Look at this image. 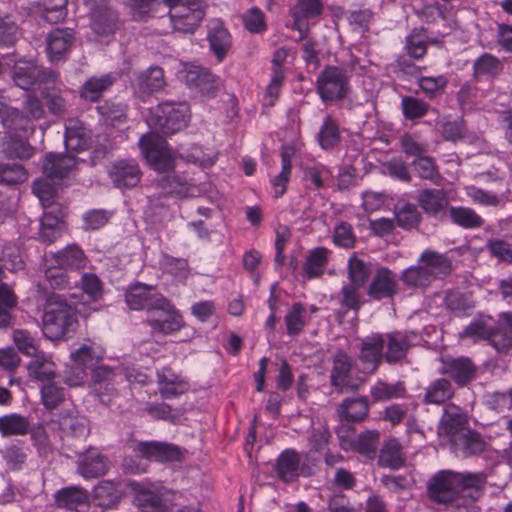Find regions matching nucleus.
Here are the masks:
<instances>
[{
	"label": "nucleus",
	"instance_id": "1",
	"mask_svg": "<svg viewBox=\"0 0 512 512\" xmlns=\"http://www.w3.org/2000/svg\"><path fill=\"white\" fill-rule=\"evenodd\" d=\"M77 165V160L69 154H48L43 163L44 176L33 184V192L45 209L40 222V238L47 243L56 241L63 232L62 218L64 213L59 210L54 214L51 209L55 203L56 185L66 177ZM57 209H55L56 211Z\"/></svg>",
	"mask_w": 512,
	"mask_h": 512
},
{
	"label": "nucleus",
	"instance_id": "2",
	"mask_svg": "<svg viewBox=\"0 0 512 512\" xmlns=\"http://www.w3.org/2000/svg\"><path fill=\"white\" fill-rule=\"evenodd\" d=\"M125 301L132 310L146 309L150 313L149 325L156 332L172 334L183 326V318L178 310L163 295L155 292L154 287L134 283L125 293Z\"/></svg>",
	"mask_w": 512,
	"mask_h": 512
},
{
	"label": "nucleus",
	"instance_id": "3",
	"mask_svg": "<svg viewBox=\"0 0 512 512\" xmlns=\"http://www.w3.org/2000/svg\"><path fill=\"white\" fill-rule=\"evenodd\" d=\"M75 323V311L64 296L50 295L42 317L44 335L52 340L60 339L74 329Z\"/></svg>",
	"mask_w": 512,
	"mask_h": 512
},
{
	"label": "nucleus",
	"instance_id": "4",
	"mask_svg": "<svg viewBox=\"0 0 512 512\" xmlns=\"http://www.w3.org/2000/svg\"><path fill=\"white\" fill-rule=\"evenodd\" d=\"M191 118L190 107L185 102H165L150 110L146 122L151 129L163 135H172L184 129Z\"/></svg>",
	"mask_w": 512,
	"mask_h": 512
},
{
	"label": "nucleus",
	"instance_id": "5",
	"mask_svg": "<svg viewBox=\"0 0 512 512\" xmlns=\"http://www.w3.org/2000/svg\"><path fill=\"white\" fill-rule=\"evenodd\" d=\"M141 153L150 167L158 173H169L175 167V155L166 141L153 134L147 133L139 139Z\"/></svg>",
	"mask_w": 512,
	"mask_h": 512
},
{
	"label": "nucleus",
	"instance_id": "6",
	"mask_svg": "<svg viewBox=\"0 0 512 512\" xmlns=\"http://www.w3.org/2000/svg\"><path fill=\"white\" fill-rule=\"evenodd\" d=\"M205 15V5L201 0H185L184 5H177L169 10L173 30L182 34H194Z\"/></svg>",
	"mask_w": 512,
	"mask_h": 512
},
{
	"label": "nucleus",
	"instance_id": "7",
	"mask_svg": "<svg viewBox=\"0 0 512 512\" xmlns=\"http://www.w3.org/2000/svg\"><path fill=\"white\" fill-rule=\"evenodd\" d=\"M348 90V76L338 67H326L317 78V91L325 103L344 98Z\"/></svg>",
	"mask_w": 512,
	"mask_h": 512
},
{
	"label": "nucleus",
	"instance_id": "8",
	"mask_svg": "<svg viewBox=\"0 0 512 512\" xmlns=\"http://www.w3.org/2000/svg\"><path fill=\"white\" fill-rule=\"evenodd\" d=\"M177 77L188 88L203 96L210 97L217 90L215 76L206 68L193 63H181Z\"/></svg>",
	"mask_w": 512,
	"mask_h": 512
},
{
	"label": "nucleus",
	"instance_id": "9",
	"mask_svg": "<svg viewBox=\"0 0 512 512\" xmlns=\"http://www.w3.org/2000/svg\"><path fill=\"white\" fill-rule=\"evenodd\" d=\"M456 472L443 470L436 473L430 480L428 492L430 497L438 503H451L460 494Z\"/></svg>",
	"mask_w": 512,
	"mask_h": 512
},
{
	"label": "nucleus",
	"instance_id": "10",
	"mask_svg": "<svg viewBox=\"0 0 512 512\" xmlns=\"http://www.w3.org/2000/svg\"><path fill=\"white\" fill-rule=\"evenodd\" d=\"M385 344L384 335L372 334L362 340L358 359L362 365L363 373H374L383 357V348Z\"/></svg>",
	"mask_w": 512,
	"mask_h": 512
},
{
	"label": "nucleus",
	"instance_id": "11",
	"mask_svg": "<svg viewBox=\"0 0 512 512\" xmlns=\"http://www.w3.org/2000/svg\"><path fill=\"white\" fill-rule=\"evenodd\" d=\"M14 81L24 90H29L38 82L51 83L55 81V75L45 71L31 62L19 61L14 67Z\"/></svg>",
	"mask_w": 512,
	"mask_h": 512
},
{
	"label": "nucleus",
	"instance_id": "12",
	"mask_svg": "<svg viewBox=\"0 0 512 512\" xmlns=\"http://www.w3.org/2000/svg\"><path fill=\"white\" fill-rule=\"evenodd\" d=\"M134 451L143 458L157 462L175 461L182 456L178 446L159 441L139 442L135 445Z\"/></svg>",
	"mask_w": 512,
	"mask_h": 512
},
{
	"label": "nucleus",
	"instance_id": "13",
	"mask_svg": "<svg viewBox=\"0 0 512 512\" xmlns=\"http://www.w3.org/2000/svg\"><path fill=\"white\" fill-rule=\"evenodd\" d=\"M86 264L87 257L76 244H69L55 253L47 254L45 258V265H56L65 270L83 269Z\"/></svg>",
	"mask_w": 512,
	"mask_h": 512
},
{
	"label": "nucleus",
	"instance_id": "14",
	"mask_svg": "<svg viewBox=\"0 0 512 512\" xmlns=\"http://www.w3.org/2000/svg\"><path fill=\"white\" fill-rule=\"evenodd\" d=\"M207 40L217 61L222 62L232 47V37L221 20L209 21Z\"/></svg>",
	"mask_w": 512,
	"mask_h": 512
},
{
	"label": "nucleus",
	"instance_id": "15",
	"mask_svg": "<svg viewBox=\"0 0 512 512\" xmlns=\"http://www.w3.org/2000/svg\"><path fill=\"white\" fill-rule=\"evenodd\" d=\"M398 289V279L395 273L386 267L376 271L368 286L367 294L374 300L393 297Z\"/></svg>",
	"mask_w": 512,
	"mask_h": 512
},
{
	"label": "nucleus",
	"instance_id": "16",
	"mask_svg": "<svg viewBox=\"0 0 512 512\" xmlns=\"http://www.w3.org/2000/svg\"><path fill=\"white\" fill-rule=\"evenodd\" d=\"M141 176L140 167L134 160L118 161L109 170V177L119 189L135 187Z\"/></svg>",
	"mask_w": 512,
	"mask_h": 512
},
{
	"label": "nucleus",
	"instance_id": "17",
	"mask_svg": "<svg viewBox=\"0 0 512 512\" xmlns=\"http://www.w3.org/2000/svg\"><path fill=\"white\" fill-rule=\"evenodd\" d=\"M131 489L137 494L138 505L146 512H165L166 505L162 498V492L154 485H147L132 481L129 483Z\"/></svg>",
	"mask_w": 512,
	"mask_h": 512
},
{
	"label": "nucleus",
	"instance_id": "18",
	"mask_svg": "<svg viewBox=\"0 0 512 512\" xmlns=\"http://www.w3.org/2000/svg\"><path fill=\"white\" fill-rule=\"evenodd\" d=\"M74 33L72 29L57 28L51 31L47 36V55L51 62L62 60L70 50L74 42Z\"/></svg>",
	"mask_w": 512,
	"mask_h": 512
},
{
	"label": "nucleus",
	"instance_id": "19",
	"mask_svg": "<svg viewBox=\"0 0 512 512\" xmlns=\"http://www.w3.org/2000/svg\"><path fill=\"white\" fill-rule=\"evenodd\" d=\"M78 473L85 479L97 478L108 470V461L97 449L90 448L78 459Z\"/></svg>",
	"mask_w": 512,
	"mask_h": 512
},
{
	"label": "nucleus",
	"instance_id": "20",
	"mask_svg": "<svg viewBox=\"0 0 512 512\" xmlns=\"http://www.w3.org/2000/svg\"><path fill=\"white\" fill-rule=\"evenodd\" d=\"M417 201L426 214L437 219H442L446 215L449 205L445 192L438 189L420 191Z\"/></svg>",
	"mask_w": 512,
	"mask_h": 512
},
{
	"label": "nucleus",
	"instance_id": "21",
	"mask_svg": "<svg viewBox=\"0 0 512 512\" xmlns=\"http://www.w3.org/2000/svg\"><path fill=\"white\" fill-rule=\"evenodd\" d=\"M64 143L67 150L84 151L91 143V132L80 120L68 119L65 123Z\"/></svg>",
	"mask_w": 512,
	"mask_h": 512
},
{
	"label": "nucleus",
	"instance_id": "22",
	"mask_svg": "<svg viewBox=\"0 0 512 512\" xmlns=\"http://www.w3.org/2000/svg\"><path fill=\"white\" fill-rule=\"evenodd\" d=\"M441 372L449 375L457 384L465 385L475 375V366L468 358H442Z\"/></svg>",
	"mask_w": 512,
	"mask_h": 512
},
{
	"label": "nucleus",
	"instance_id": "23",
	"mask_svg": "<svg viewBox=\"0 0 512 512\" xmlns=\"http://www.w3.org/2000/svg\"><path fill=\"white\" fill-rule=\"evenodd\" d=\"M159 393L163 398L173 399L184 394L188 383L170 368L164 367L157 372Z\"/></svg>",
	"mask_w": 512,
	"mask_h": 512
},
{
	"label": "nucleus",
	"instance_id": "24",
	"mask_svg": "<svg viewBox=\"0 0 512 512\" xmlns=\"http://www.w3.org/2000/svg\"><path fill=\"white\" fill-rule=\"evenodd\" d=\"M465 416L461 409L455 405H448L444 409V413L438 426V434L449 437L450 442L465 429Z\"/></svg>",
	"mask_w": 512,
	"mask_h": 512
},
{
	"label": "nucleus",
	"instance_id": "25",
	"mask_svg": "<svg viewBox=\"0 0 512 512\" xmlns=\"http://www.w3.org/2000/svg\"><path fill=\"white\" fill-rule=\"evenodd\" d=\"M323 12L321 0H297L290 13L294 21V28L301 34L306 30L305 21L319 17Z\"/></svg>",
	"mask_w": 512,
	"mask_h": 512
},
{
	"label": "nucleus",
	"instance_id": "26",
	"mask_svg": "<svg viewBox=\"0 0 512 512\" xmlns=\"http://www.w3.org/2000/svg\"><path fill=\"white\" fill-rule=\"evenodd\" d=\"M104 354L105 350L99 343L88 341L71 352L70 357L74 365L81 366L86 370L94 368L103 358Z\"/></svg>",
	"mask_w": 512,
	"mask_h": 512
},
{
	"label": "nucleus",
	"instance_id": "27",
	"mask_svg": "<svg viewBox=\"0 0 512 512\" xmlns=\"http://www.w3.org/2000/svg\"><path fill=\"white\" fill-rule=\"evenodd\" d=\"M121 498L122 491L113 481H101L93 489V502L103 510L112 509L120 502Z\"/></svg>",
	"mask_w": 512,
	"mask_h": 512
},
{
	"label": "nucleus",
	"instance_id": "28",
	"mask_svg": "<svg viewBox=\"0 0 512 512\" xmlns=\"http://www.w3.org/2000/svg\"><path fill=\"white\" fill-rule=\"evenodd\" d=\"M0 152L7 158L29 159L34 154V148L23 139L22 135L8 134L0 142Z\"/></svg>",
	"mask_w": 512,
	"mask_h": 512
},
{
	"label": "nucleus",
	"instance_id": "29",
	"mask_svg": "<svg viewBox=\"0 0 512 512\" xmlns=\"http://www.w3.org/2000/svg\"><path fill=\"white\" fill-rule=\"evenodd\" d=\"M412 338H416L414 333L393 332L385 335L384 339L387 344L385 358L387 362L391 363L402 359L406 355L408 348L412 345Z\"/></svg>",
	"mask_w": 512,
	"mask_h": 512
},
{
	"label": "nucleus",
	"instance_id": "30",
	"mask_svg": "<svg viewBox=\"0 0 512 512\" xmlns=\"http://www.w3.org/2000/svg\"><path fill=\"white\" fill-rule=\"evenodd\" d=\"M460 338H467L474 342L492 338L496 342L493 319L490 316H480L474 319L462 332Z\"/></svg>",
	"mask_w": 512,
	"mask_h": 512
},
{
	"label": "nucleus",
	"instance_id": "31",
	"mask_svg": "<svg viewBox=\"0 0 512 512\" xmlns=\"http://www.w3.org/2000/svg\"><path fill=\"white\" fill-rule=\"evenodd\" d=\"M451 444L455 453L462 457L482 452L485 445L476 432L467 429L456 438H453Z\"/></svg>",
	"mask_w": 512,
	"mask_h": 512
},
{
	"label": "nucleus",
	"instance_id": "32",
	"mask_svg": "<svg viewBox=\"0 0 512 512\" xmlns=\"http://www.w3.org/2000/svg\"><path fill=\"white\" fill-rule=\"evenodd\" d=\"M419 264H422L425 270L430 274L433 281L435 278L447 275L451 271V262L443 254L425 250L418 258Z\"/></svg>",
	"mask_w": 512,
	"mask_h": 512
},
{
	"label": "nucleus",
	"instance_id": "33",
	"mask_svg": "<svg viewBox=\"0 0 512 512\" xmlns=\"http://www.w3.org/2000/svg\"><path fill=\"white\" fill-rule=\"evenodd\" d=\"M330 250L325 247H317L308 251L303 264V272L307 279L321 276L328 264Z\"/></svg>",
	"mask_w": 512,
	"mask_h": 512
},
{
	"label": "nucleus",
	"instance_id": "34",
	"mask_svg": "<svg viewBox=\"0 0 512 512\" xmlns=\"http://www.w3.org/2000/svg\"><path fill=\"white\" fill-rule=\"evenodd\" d=\"M32 357L33 359L27 366L30 378L38 381H46L55 377L56 365L49 355L40 351Z\"/></svg>",
	"mask_w": 512,
	"mask_h": 512
},
{
	"label": "nucleus",
	"instance_id": "35",
	"mask_svg": "<svg viewBox=\"0 0 512 512\" xmlns=\"http://www.w3.org/2000/svg\"><path fill=\"white\" fill-rule=\"evenodd\" d=\"M115 82V76L112 73L89 78L82 86L80 95L85 100L97 101L102 94L108 90Z\"/></svg>",
	"mask_w": 512,
	"mask_h": 512
},
{
	"label": "nucleus",
	"instance_id": "36",
	"mask_svg": "<svg viewBox=\"0 0 512 512\" xmlns=\"http://www.w3.org/2000/svg\"><path fill=\"white\" fill-rule=\"evenodd\" d=\"M300 457L295 450L287 449L283 451L276 464L278 476L285 482H291L298 477Z\"/></svg>",
	"mask_w": 512,
	"mask_h": 512
},
{
	"label": "nucleus",
	"instance_id": "37",
	"mask_svg": "<svg viewBox=\"0 0 512 512\" xmlns=\"http://www.w3.org/2000/svg\"><path fill=\"white\" fill-rule=\"evenodd\" d=\"M351 369V357L344 352H338L333 360V368L330 375L331 384L339 389L348 387Z\"/></svg>",
	"mask_w": 512,
	"mask_h": 512
},
{
	"label": "nucleus",
	"instance_id": "38",
	"mask_svg": "<svg viewBox=\"0 0 512 512\" xmlns=\"http://www.w3.org/2000/svg\"><path fill=\"white\" fill-rule=\"evenodd\" d=\"M369 411V404L366 398L345 399L339 407V415L347 421H361Z\"/></svg>",
	"mask_w": 512,
	"mask_h": 512
},
{
	"label": "nucleus",
	"instance_id": "39",
	"mask_svg": "<svg viewBox=\"0 0 512 512\" xmlns=\"http://www.w3.org/2000/svg\"><path fill=\"white\" fill-rule=\"evenodd\" d=\"M2 123L9 134L22 132L23 136H27L33 132L31 119L17 109L6 110L2 115Z\"/></svg>",
	"mask_w": 512,
	"mask_h": 512
},
{
	"label": "nucleus",
	"instance_id": "40",
	"mask_svg": "<svg viewBox=\"0 0 512 512\" xmlns=\"http://www.w3.org/2000/svg\"><path fill=\"white\" fill-rule=\"evenodd\" d=\"M284 321L289 336L299 335L308 323L305 306L300 302L294 303L287 311Z\"/></svg>",
	"mask_w": 512,
	"mask_h": 512
},
{
	"label": "nucleus",
	"instance_id": "41",
	"mask_svg": "<svg viewBox=\"0 0 512 512\" xmlns=\"http://www.w3.org/2000/svg\"><path fill=\"white\" fill-rule=\"evenodd\" d=\"M166 82L164 72L160 67H150L137 76V86L144 93L160 91Z\"/></svg>",
	"mask_w": 512,
	"mask_h": 512
},
{
	"label": "nucleus",
	"instance_id": "42",
	"mask_svg": "<svg viewBox=\"0 0 512 512\" xmlns=\"http://www.w3.org/2000/svg\"><path fill=\"white\" fill-rule=\"evenodd\" d=\"M449 217L454 224L465 229L479 228L484 224L483 218L469 207H450Z\"/></svg>",
	"mask_w": 512,
	"mask_h": 512
},
{
	"label": "nucleus",
	"instance_id": "43",
	"mask_svg": "<svg viewBox=\"0 0 512 512\" xmlns=\"http://www.w3.org/2000/svg\"><path fill=\"white\" fill-rule=\"evenodd\" d=\"M370 394L374 401L384 402L403 398L405 396V387L401 382L387 383L379 380L371 387Z\"/></svg>",
	"mask_w": 512,
	"mask_h": 512
},
{
	"label": "nucleus",
	"instance_id": "44",
	"mask_svg": "<svg viewBox=\"0 0 512 512\" xmlns=\"http://www.w3.org/2000/svg\"><path fill=\"white\" fill-rule=\"evenodd\" d=\"M87 499L86 490L77 486L60 489L55 494L56 504L67 509H75L78 505L86 503Z\"/></svg>",
	"mask_w": 512,
	"mask_h": 512
},
{
	"label": "nucleus",
	"instance_id": "45",
	"mask_svg": "<svg viewBox=\"0 0 512 512\" xmlns=\"http://www.w3.org/2000/svg\"><path fill=\"white\" fill-rule=\"evenodd\" d=\"M29 429L26 417L18 414H9L0 417V433L2 436L24 435Z\"/></svg>",
	"mask_w": 512,
	"mask_h": 512
},
{
	"label": "nucleus",
	"instance_id": "46",
	"mask_svg": "<svg viewBox=\"0 0 512 512\" xmlns=\"http://www.w3.org/2000/svg\"><path fill=\"white\" fill-rule=\"evenodd\" d=\"M502 70V63L500 60L491 55L483 54L478 57L473 64L474 76L480 77H494Z\"/></svg>",
	"mask_w": 512,
	"mask_h": 512
},
{
	"label": "nucleus",
	"instance_id": "47",
	"mask_svg": "<svg viewBox=\"0 0 512 512\" xmlns=\"http://www.w3.org/2000/svg\"><path fill=\"white\" fill-rule=\"evenodd\" d=\"M453 395L451 384L446 379H438L431 383L424 395V401L429 404H441Z\"/></svg>",
	"mask_w": 512,
	"mask_h": 512
},
{
	"label": "nucleus",
	"instance_id": "48",
	"mask_svg": "<svg viewBox=\"0 0 512 512\" xmlns=\"http://www.w3.org/2000/svg\"><path fill=\"white\" fill-rule=\"evenodd\" d=\"M402 282L409 287H426L432 282L430 274L425 270L422 264L410 266L401 274Z\"/></svg>",
	"mask_w": 512,
	"mask_h": 512
},
{
	"label": "nucleus",
	"instance_id": "49",
	"mask_svg": "<svg viewBox=\"0 0 512 512\" xmlns=\"http://www.w3.org/2000/svg\"><path fill=\"white\" fill-rule=\"evenodd\" d=\"M430 43L423 28L414 29L406 38L407 53L415 58H422L426 53L427 44Z\"/></svg>",
	"mask_w": 512,
	"mask_h": 512
},
{
	"label": "nucleus",
	"instance_id": "50",
	"mask_svg": "<svg viewBox=\"0 0 512 512\" xmlns=\"http://www.w3.org/2000/svg\"><path fill=\"white\" fill-rule=\"evenodd\" d=\"M403 463L400 444L396 440H389L379 455V464L392 469L399 468Z\"/></svg>",
	"mask_w": 512,
	"mask_h": 512
},
{
	"label": "nucleus",
	"instance_id": "51",
	"mask_svg": "<svg viewBox=\"0 0 512 512\" xmlns=\"http://www.w3.org/2000/svg\"><path fill=\"white\" fill-rule=\"evenodd\" d=\"M340 140L339 129L331 116H326L318 133V142L323 149L334 147Z\"/></svg>",
	"mask_w": 512,
	"mask_h": 512
},
{
	"label": "nucleus",
	"instance_id": "52",
	"mask_svg": "<svg viewBox=\"0 0 512 512\" xmlns=\"http://www.w3.org/2000/svg\"><path fill=\"white\" fill-rule=\"evenodd\" d=\"M41 402L46 409L57 408L65 400V390L54 382H48L41 387Z\"/></svg>",
	"mask_w": 512,
	"mask_h": 512
},
{
	"label": "nucleus",
	"instance_id": "53",
	"mask_svg": "<svg viewBox=\"0 0 512 512\" xmlns=\"http://www.w3.org/2000/svg\"><path fill=\"white\" fill-rule=\"evenodd\" d=\"M448 84L445 75L423 76L418 79V85L421 91L429 98L433 99L441 95Z\"/></svg>",
	"mask_w": 512,
	"mask_h": 512
},
{
	"label": "nucleus",
	"instance_id": "54",
	"mask_svg": "<svg viewBox=\"0 0 512 512\" xmlns=\"http://www.w3.org/2000/svg\"><path fill=\"white\" fill-rule=\"evenodd\" d=\"M17 304V297L12 289L6 285H0V327L7 326L11 320V309Z\"/></svg>",
	"mask_w": 512,
	"mask_h": 512
},
{
	"label": "nucleus",
	"instance_id": "55",
	"mask_svg": "<svg viewBox=\"0 0 512 512\" xmlns=\"http://www.w3.org/2000/svg\"><path fill=\"white\" fill-rule=\"evenodd\" d=\"M161 269L174 278L182 280L188 276L189 267L188 262L182 258H174L164 254L160 260Z\"/></svg>",
	"mask_w": 512,
	"mask_h": 512
},
{
	"label": "nucleus",
	"instance_id": "56",
	"mask_svg": "<svg viewBox=\"0 0 512 512\" xmlns=\"http://www.w3.org/2000/svg\"><path fill=\"white\" fill-rule=\"evenodd\" d=\"M28 178V173L19 164H0V184L17 185Z\"/></svg>",
	"mask_w": 512,
	"mask_h": 512
},
{
	"label": "nucleus",
	"instance_id": "57",
	"mask_svg": "<svg viewBox=\"0 0 512 512\" xmlns=\"http://www.w3.org/2000/svg\"><path fill=\"white\" fill-rule=\"evenodd\" d=\"M378 439L379 433L377 431H366L351 444L352 449L368 458H373L376 453Z\"/></svg>",
	"mask_w": 512,
	"mask_h": 512
},
{
	"label": "nucleus",
	"instance_id": "58",
	"mask_svg": "<svg viewBox=\"0 0 512 512\" xmlns=\"http://www.w3.org/2000/svg\"><path fill=\"white\" fill-rule=\"evenodd\" d=\"M348 274L352 284L361 287L370 275L369 266L355 255L348 260Z\"/></svg>",
	"mask_w": 512,
	"mask_h": 512
},
{
	"label": "nucleus",
	"instance_id": "59",
	"mask_svg": "<svg viewBox=\"0 0 512 512\" xmlns=\"http://www.w3.org/2000/svg\"><path fill=\"white\" fill-rule=\"evenodd\" d=\"M67 0H43L42 16L50 23H58L67 15Z\"/></svg>",
	"mask_w": 512,
	"mask_h": 512
},
{
	"label": "nucleus",
	"instance_id": "60",
	"mask_svg": "<svg viewBox=\"0 0 512 512\" xmlns=\"http://www.w3.org/2000/svg\"><path fill=\"white\" fill-rule=\"evenodd\" d=\"M304 178L313 188L320 189L331 180L332 172L328 167L317 163L306 169Z\"/></svg>",
	"mask_w": 512,
	"mask_h": 512
},
{
	"label": "nucleus",
	"instance_id": "61",
	"mask_svg": "<svg viewBox=\"0 0 512 512\" xmlns=\"http://www.w3.org/2000/svg\"><path fill=\"white\" fill-rule=\"evenodd\" d=\"M242 21L250 33L260 34L267 29L264 13L257 7L248 9L243 14Z\"/></svg>",
	"mask_w": 512,
	"mask_h": 512
},
{
	"label": "nucleus",
	"instance_id": "62",
	"mask_svg": "<svg viewBox=\"0 0 512 512\" xmlns=\"http://www.w3.org/2000/svg\"><path fill=\"white\" fill-rule=\"evenodd\" d=\"M401 107L404 117L409 120L425 116L429 109L425 101L410 96L402 98Z\"/></svg>",
	"mask_w": 512,
	"mask_h": 512
},
{
	"label": "nucleus",
	"instance_id": "63",
	"mask_svg": "<svg viewBox=\"0 0 512 512\" xmlns=\"http://www.w3.org/2000/svg\"><path fill=\"white\" fill-rule=\"evenodd\" d=\"M466 195L471 199L474 204L485 207H496L499 205L501 199L497 194L483 190L476 186H466Z\"/></svg>",
	"mask_w": 512,
	"mask_h": 512
},
{
	"label": "nucleus",
	"instance_id": "64",
	"mask_svg": "<svg viewBox=\"0 0 512 512\" xmlns=\"http://www.w3.org/2000/svg\"><path fill=\"white\" fill-rule=\"evenodd\" d=\"M19 36L18 25L11 16L0 17V46H12L19 39Z\"/></svg>",
	"mask_w": 512,
	"mask_h": 512
}]
</instances>
